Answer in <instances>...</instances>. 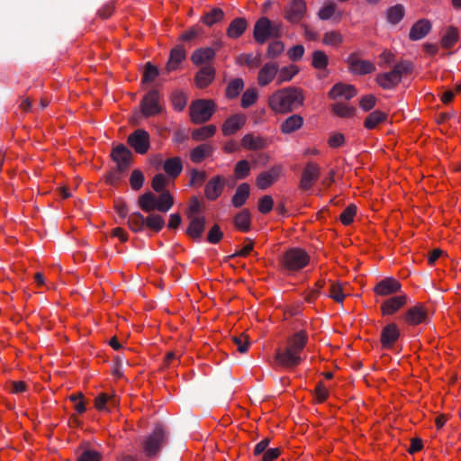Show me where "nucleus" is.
<instances>
[{"label": "nucleus", "mask_w": 461, "mask_h": 461, "mask_svg": "<svg viewBox=\"0 0 461 461\" xmlns=\"http://www.w3.org/2000/svg\"><path fill=\"white\" fill-rule=\"evenodd\" d=\"M272 24L269 19L260 18L254 27V39L258 43H264L272 35Z\"/></svg>", "instance_id": "20"}, {"label": "nucleus", "mask_w": 461, "mask_h": 461, "mask_svg": "<svg viewBox=\"0 0 461 461\" xmlns=\"http://www.w3.org/2000/svg\"><path fill=\"white\" fill-rule=\"evenodd\" d=\"M271 144V140L261 136L259 134L248 133L245 134L240 141L243 149L248 150H259L268 148Z\"/></svg>", "instance_id": "11"}, {"label": "nucleus", "mask_w": 461, "mask_h": 461, "mask_svg": "<svg viewBox=\"0 0 461 461\" xmlns=\"http://www.w3.org/2000/svg\"><path fill=\"white\" fill-rule=\"evenodd\" d=\"M348 68L354 74L366 75L375 70V66L372 61L361 59L356 54H351L348 58Z\"/></svg>", "instance_id": "12"}, {"label": "nucleus", "mask_w": 461, "mask_h": 461, "mask_svg": "<svg viewBox=\"0 0 461 461\" xmlns=\"http://www.w3.org/2000/svg\"><path fill=\"white\" fill-rule=\"evenodd\" d=\"M185 59V50L183 46L177 45L170 51L169 59L167 63V70L174 71L179 68V65Z\"/></svg>", "instance_id": "26"}, {"label": "nucleus", "mask_w": 461, "mask_h": 461, "mask_svg": "<svg viewBox=\"0 0 461 461\" xmlns=\"http://www.w3.org/2000/svg\"><path fill=\"white\" fill-rule=\"evenodd\" d=\"M215 112V104L212 100L199 99L190 105V117L194 123H203L211 119Z\"/></svg>", "instance_id": "6"}, {"label": "nucleus", "mask_w": 461, "mask_h": 461, "mask_svg": "<svg viewBox=\"0 0 461 461\" xmlns=\"http://www.w3.org/2000/svg\"><path fill=\"white\" fill-rule=\"evenodd\" d=\"M214 76L215 69L212 67L202 68L194 77L196 86L199 88L207 87L212 82Z\"/></svg>", "instance_id": "27"}, {"label": "nucleus", "mask_w": 461, "mask_h": 461, "mask_svg": "<svg viewBox=\"0 0 461 461\" xmlns=\"http://www.w3.org/2000/svg\"><path fill=\"white\" fill-rule=\"evenodd\" d=\"M223 17V11L221 8L215 7L210 12L205 13L201 18V21L208 26H212L214 23L221 22Z\"/></svg>", "instance_id": "41"}, {"label": "nucleus", "mask_w": 461, "mask_h": 461, "mask_svg": "<svg viewBox=\"0 0 461 461\" xmlns=\"http://www.w3.org/2000/svg\"><path fill=\"white\" fill-rule=\"evenodd\" d=\"M278 65L275 62H267L259 69L258 84L260 86L269 85L278 75Z\"/></svg>", "instance_id": "17"}, {"label": "nucleus", "mask_w": 461, "mask_h": 461, "mask_svg": "<svg viewBox=\"0 0 461 461\" xmlns=\"http://www.w3.org/2000/svg\"><path fill=\"white\" fill-rule=\"evenodd\" d=\"M128 226L134 232L140 231L145 226V218L140 212H133L128 218Z\"/></svg>", "instance_id": "45"}, {"label": "nucleus", "mask_w": 461, "mask_h": 461, "mask_svg": "<svg viewBox=\"0 0 461 461\" xmlns=\"http://www.w3.org/2000/svg\"><path fill=\"white\" fill-rule=\"evenodd\" d=\"M118 399L113 393H101L95 399V407L98 411L108 410L110 407H115Z\"/></svg>", "instance_id": "28"}, {"label": "nucleus", "mask_w": 461, "mask_h": 461, "mask_svg": "<svg viewBox=\"0 0 461 461\" xmlns=\"http://www.w3.org/2000/svg\"><path fill=\"white\" fill-rule=\"evenodd\" d=\"M167 443V433L162 425H156L153 431L141 440V449L146 456L153 457Z\"/></svg>", "instance_id": "5"}, {"label": "nucleus", "mask_w": 461, "mask_h": 461, "mask_svg": "<svg viewBox=\"0 0 461 461\" xmlns=\"http://www.w3.org/2000/svg\"><path fill=\"white\" fill-rule=\"evenodd\" d=\"M304 95L301 89L285 87L268 96L267 105L276 114H285L303 105Z\"/></svg>", "instance_id": "2"}, {"label": "nucleus", "mask_w": 461, "mask_h": 461, "mask_svg": "<svg viewBox=\"0 0 461 461\" xmlns=\"http://www.w3.org/2000/svg\"><path fill=\"white\" fill-rule=\"evenodd\" d=\"M223 186V178L220 176H213L205 185L206 198L211 201L216 200L221 194Z\"/></svg>", "instance_id": "22"}, {"label": "nucleus", "mask_w": 461, "mask_h": 461, "mask_svg": "<svg viewBox=\"0 0 461 461\" xmlns=\"http://www.w3.org/2000/svg\"><path fill=\"white\" fill-rule=\"evenodd\" d=\"M144 182V175L140 170H133L130 177V185L133 190H140Z\"/></svg>", "instance_id": "57"}, {"label": "nucleus", "mask_w": 461, "mask_h": 461, "mask_svg": "<svg viewBox=\"0 0 461 461\" xmlns=\"http://www.w3.org/2000/svg\"><path fill=\"white\" fill-rule=\"evenodd\" d=\"M247 29V22L244 18H236L229 25L227 35L230 38L237 39L240 37Z\"/></svg>", "instance_id": "34"}, {"label": "nucleus", "mask_w": 461, "mask_h": 461, "mask_svg": "<svg viewBox=\"0 0 461 461\" xmlns=\"http://www.w3.org/2000/svg\"><path fill=\"white\" fill-rule=\"evenodd\" d=\"M321 174L320 167L314 162L305 165L300 179V188L303 190L311 189L318 180Z\"/></svg>", "instance_id": "10"}, {"label": "nucleus", "mask_w": 461, "mask_h": 461, "mask_svg": "<svg viewBox=\"0 0 461 461\" xmlns=\"http://www.w3.org/2000/svg\"><path fill=\"white\" fill-rule=\"evenodd\" d=\"M102 454L93 449L84 450L77 457V461H101Z\"/></svg>", "instance_id": "59"}, {"label": "nucleus", "mask_w": 461, "mask_h": 461, "mask_svg": "<svg viewBox=\"0 0 461 461\" xmlns=\"http://www.w3.org/2000/svg\"><path fill=\"white\" fill-rule=\"evenodd\" d=\"M273 205V198L270 195H264L258 200V208L261 213L267 214L272 211Z\"/></svg>", "instance_id": "58"}, {"label": "nucleus", "mask_w": 461, "mask_h": 461, "mask_svg": "<svg viewBox=\"0 0 461 461\" xmlns=\"http://www.w3.org/2000/svg\"><path fill=\"white\" fill-rule=\"evenodd\" d=\"M357 95V90L352 85H346L342 83L336 84L329 93L330 98L336 99L344 97L349 100Z\"/></svg>", "instance_id": "24"}, {"label": "nucleus", "mask_w": 461, "mask_h": 461, "mask_svg": "<svg viewBox=\"0 0 461 461\" xmlns=\"http://www.w3.org/2000/svg\"><path fill=\"white\" fill-rule=\"evenodd\" d=\"M215 132L216 126L209 124L194 130L192 132V138L196 141H202L212 137Z\"/></svg>", "instance_id": "39"}, {"label": "nucleus", "mask_w": 461, "mask_h": 461, "mask_svg": "<svg viewBox=\"0 0 461 461\" xmlns=\"http://www.w3.org/2000/svg\"><path fill=\"white\" fill-rule=\"evenodd\" d=\"M138 203L140 208L146 212L157 210V196L152 193H146L139 197Z\"/></svg>", "instance_id": "37"}, {"label": "nucleus", "mask_w": 461, "mask_h": 461, "mask_svg": "<svg viewBox=\"0 0 461 461\" xmlns=\"http://www.w3.org/2000/svg\"><path fill=\"white\" fill-rule=\"evenodd\" d=\"M128 144L138 154H146L150 148V137L147 131L138 129L128 136Z\"/></svg>", "instance_id": "8"}, {"label": "nucleus", "mask_w": 461, "mask_h": 461, "mask_svg": "<svg viewBox=\"0 0 461 461\" xmlns=\"http://www.w3.org/2000/svg\"><path fill=\"white\" fill-rule=\"evenodd\" d=\"M215 57V51L212 48H201L194 51L191 60L194 65H202L212 60Z\"/></svg>", "instance_id": "30"}, {"label": "nucleus", "mask_w": 461, "mask_h": 461, "mask_svg": "<svg viewBox=\"0 0 461 461\" xmlns=\"http://www.w3.org/2000/svg\"><path fill=\"white\" fill-rule=\"evenodd\" d=\"M357 208L355 204H349L347 206L339 216L341 223L345 226L351 224L357 214Z\"/></svg>", "instance_id": "48"}, {"label": "nucleus", "mask_w": 461, "mask_h": 461, "mask_svg": "<svg viewBox=\"0 0 461 461\" xmlns=\"http://www.w3.org/2000/svg\"><path fill=\"white\" fill-rule=\"evenodd\" d=\"M401 283L393 277H386L378 282L374 287V292L379 296H388L401 290Z\"/></svg>", "instance_id": "15"}, {"label": "nucleus", "mask_w": 461, "mask_h": 461, "mask_svg": "<svg viewBox=\"0 0 461 461\" xmlns=\"http://www.w3.org/2000/svg\"><path fill=\"white\" fill-rule=\"evenodd\" d=\"M400 338V330L395 323L384 326L381 332L380 342L384 349H391Z\"/></svg>", "instance_id": "13"}, {"label": "nucleus", "mask_w": 461, "mask_h": 461, "mask_svg": "<svg viewBox=\"0 0 461 461\" xmlns=\"http://www.w3.org/2000/svg\"><path fill=\"white\" fill-rule=\"evenodd\" d=\"M234 344L237 346V349L240 353H246L249 349V341L246 335L240 334V336L233 337Z\"/></svg>", "instance_id": "62"}, {"label": "nucleus", "mask_w": 461, "mask_h": 461, "mask_svg": "<svg viewBox=\"0 0 461 461\" xmlns=\"http://www.w3.org/2000/svg\"><path fill=\"white\" fill-rule=\"evenodd\" d=\"M430 29V22L426 19H420L411 28L409 37L411 41H419L424 38L429 32Z\"/></svg>", "instance_id": "23"}, {"label": "nucleus", "mask_w": 461, "mask_h": 461, "mask_svg": "<svg viewBox=\"0 0 461 461\" xmlns=\"http://www.w3.org/2000/svg\"><path fill=\"white\" fill-rule=\"evenodd\" d=\"M308 341L305 330H299L288 338L286 347L276 353V363L285 368H294L303 361V352Z\"/></svg>", "instance_id": "1"}, {"label": "nucleus", "mask_w": 461, "mask_h": 461, "mask_svg": "<svg viewBox=\"0 0 461 461\" xmlns=\"http://www.w3.org/2000/svg\"><path fill=\"white\" fill-rule=\"evenodd\" d=\"M213 151L212 145L205 143L195 147L190 154V158L194 163L202 162L206 157L210 156Z\"/></svg>", "instance_id": "35"}, {"label": "nucleus", "mask_w": 461, "mask_h": 461, "mask_svg": "<svg viewBox=\"0 0 461 461\" xmlns=\"http://www.w3.org/2000/svg\"><path fill=\"white\" fill-rule=\"evenodd\" d=\"M387 119V114L379 110H375L368 114L365 119L364 126L368 130L376 128L380 123H383Z\"/></svg>", "instance_id": "36"}, {"label": "nucleus", "mask_w": 461, "mask_h": 461, "mask_svg": "<svg viewBox=\"0 0 461 461\" xmlns=\"http://www.w3.org/2000/svg\"><path fill=\"white\" fill-rule=\"evenodd\" d=\"M243 88H244L243 80L241 78H235L228 84V86L226 87L225 95H226L227 98L234 99L240 94V92L242 91Z\"/></svg>", "instance_id": "42"}, {"label": "nucleus", "mask_w": 461, "mask_h": 461, "mask_svg": "<svg viewBox=\"0 0 461 461\" xmlns=\"http://www.w3.org/2000/svg\"><path fill=\"white\" fill-rule=\"evenodd\" d=\"M333 112L339 117L348 118L354 115V108L344 103H337L333 105Z\"/></svg>", "instance_id": "53"}, {"label": "nucleus", "mask_w": 461, "mask_h": 461, "mask_svg": "<svg viewBox=\"0 0 461 461\" xmlns=\"http://www.w3.org/2000/svg\"><path fill=\"white\" fill-rule=\"evenodd\" d=\"M407 303V297L404 294L393 296L383 303L381 311L383 315H393Z\"/></svg>", "instance_id": "21"}, {"label": "nucleus", "mask_w": 461, "mask_h": 461, "mask_svg": "<svg viewBox=\"0 0 461 461\" xmlns=\"http://www.w3.org/2000/svg\"><path fill=\"white\" fill-rule=\"evenodd\" d=\"M173 204V196L167 191L163 192L158 197H157V210L159 212H167Z\"/></svg>", "instance_id": "43"}, {"label": "nucleus", "mask_w": 461, "mask_h": 461, "mask_svg": "<svg viewBox=\"0 0 461 461\" xmlns=\"http://www.w3.org/2000/svg\"><path fill=\"white\" fill-rule=\"evenodd\" d=\"M428 318V312L426 308L421 305H415L411 307L405 313L404 321L411 326H416L424 323Z\"/></svg>", "instance_id": "19"}, {"label": "nucleus", "mask_w": 461, "mask_h": 461, "mask_svg": "<svg viewBox=\"0 0 461 461\" xmlns=\"http://www.w3.org/2000/svg\"><path fill=\"white\" fill-rule=\"evenodd\" d=\"M330 297L337 303H342L346 297L340 283H331L330 286Z\"/></svg>", "instance_id": "50"}, {"label": "nucleus", "mask_w": 461, "mask_h": 461, "mask_svg": "<svg viewBox=\"0 0 461 461\" xmlns=\"http://www.w3.org/2000/svg\"><path fill=\"white\" fill-rule=\"evenodd\" d=\"M404 14V7L398 4L387 9L386 18L390 23L397 24L402 20Z\"/></svg>", "instance_id": "40"}, {"label": "nucleus", "mask_w": 461, "mask_h": 461, "mask_svg": "<svg viewBox=\"0 0 461 461\" xmlns=\"http://www.w3.org/2000/svg\"><path fill=\"white\" fill-rule=\"evenodd\" d=\"M249 196V184L243 183L237 187V190L232 196L231 203L234 207H241Z\"/></svg>", "instance_id": "33"}, {"label": "nucleus", "mask_w": 461, "mask_h": 461, "mask_svg": "<svg viewBox=\"0 0 461 461\" xmlns=\"http://www.w3.org/2000/svg\"><path fill=\"white\" fill-rule=\"evenodd\" d=\"M285 50L284 44L281 41H276L271 42L267 48V57L276 58L279 56Z\"/></svg>", "instance_id": "64"}, {"label": "nucleus", "mask_w": 461, "mask_h": 461, "mask_svg": "<svg viewBox=\"0 0 461 461\" xmlns=\"http://www.w3.org/2000/svg\"><path fill=\"white\" fill-rule=\"evenodd\" d=\"M306 13L304 0H292L285 11V18L291 23H299Z\"/></svg>", "instance_id": "18"}, {"label": "nucleus", "mask_w": 461, "mask_h": 461, "mask_svg": "<svg viewBox=\"0 0 461 461\" xmlns=\"http://www.w3.org/2000/svg\"><path fill=\"white\" fill-rule=\"evenodd\" d=\"M163 169L167 177L176 179L182 172L183 164L179 157L169 158L165 160Z\"/></svg>", "instance_id": "25"}, {"label": "nucleus", "mask_w": 461, "mask_h": 461, "mask_svg": "<svg viewBox=\"0 0 461 461\" xmlns=\"http://www.w3.org/2000/svg\"><path fill=\"white\" fill-rule=\"evenodd\" d=\"M343 41V37L340 32L336 31L328 32L324 34L322 42L325 45L338 46Z\"/></svg>", "instance_id": "52"}, {"label": "nucleus", "mask_w": 461, "mask_h": 461, "mask_svg": "<svg viewBox=\"0 0 461 461\" xmlns=\"http://www.w3.org/2000/svg\"><path fill=\"white\" fill-rule=\"evenodd\" d=\"M459 33L456 28L450 26L446 30L441 39V46L444 49H450L458 41Z\"/></svg>", "instance_id": "38"}, {"label": "nucleus", "mask_w": 461, "mask_h": 461, "mask_svg": "<svg viewBox=\"0 0 461 461\" xmlns=\"http://www.w3.org/2000/svg\"><path fill=\"white\" fill-rule=\"evenodd\" d=\"M247 122V118L243 113H236L225 120L221 126V131L224 136L235 134L240 131Z\"/></svg>", "instance_id": "16"}, {"label": "nucleus", "mask_w": 461, "mask_h": 461, "mask_svg": "<svg viewBox=\"0 0 461 461\" xmlns=\"http://www.w3.org/2000/svg\"><path fill=\"white\" fill-rule=\"evenodd\" d=\"M171 103L175 110L183 111L187 103L186 95L180 91H176L171 95Z\"/></svg>", "instance_id": "49"}, {"label": "nucleus", "mask_w": 461, "mask_h": 461, "mask_svg": "<svg viewBox=\"0 0 461 461\" xmlns=\"http://www.w3.org/2000/svg\"><path fill=\"white\" fill-rule=\"evenodd\" d=\"M112 158L117 164L118 171L123 172L129 167L132 154L124 145H119L113 149Z\"/></svg>", "instance_id": "14"}, {"label": "nucleus", "mask_w": 461, "mask_h": 461, "mask_svg": "<svg viewBox=\"0 0 461 461\" xmlns=\"http://www.w3.org/2000/svg\"><path fill=\"white\" fill-rule=\"evenodd\" d=\"M324 286V281L319 280L315 283L314 287L305 292L304 299L307 303H313L320 295L321 290Z\"/></svg>", "instance_id": "54"}, {"label": "nucleus", "mask_w": 461, "mask_h": 461, "mask_svg": "<svg viewBox=\"0 0 461 461\" xmlns=\"http://www.w3.org/2000/svg\"><path fill=\"white\" fill-rule=\"evenodd\" d=\"M411 69L409 61H399L394 64L392 70L377 74L376 82L384 89H392L402 81L403 76L410 74Z\"/></svg>", "instance_id": "4"}, {"label": "nucleus", "mask_w": 461, "mask_h": 461, "mask_svg": "<svg viewBox=\"0 0 461 461\" xmlns=\"http://www.w3.org/2000/svg\"><path fill=\"white\" fill-rule=\"evenodd\" d=\"M250 172V165L249 161L243 159L239 161L234 168V175L237 179L246 178Z\"/></svg>", "instance_id": "51"}, {"label": "nucleus", "mask_w": 461, "mask_h": 461, "mask_svg": "<svg viewBox=\"0 0 461 461\" xmlns=\"http://www.w3.org/2000/svg\"><path fill=\"white\" fill-rule=\"evenodd\" d=\"M310 261L311 257L306 250L301 248H292L283 253L280 266L285 272L295 273L306 267Z\"/></svg>", "instance_id": "3"}, {"label": "nucleus", "mask_w": 461, "mask_h": 461, "mask_svg": "<svg viewBox=\"0 0 461 461\" xmlns=\"http://www.w3.org/2000/svg\"><path fill=\"white\" fill-rule=\"evenodd\" d=\"M164 108L162 96L158 90L149 91L140 102V111L145 117H151L162 113Z\"/></svg>", "instance_id": "7"}, {"label": "nucleus", "mask_w": 461, "mask_h": 461, "mask_svg": "<svg viewBox=\"0 0 461 461\" xmlns=\"http://www.w3.org/2000/svg\"><path fill=\"white\" fill-rule=\"evenodd\" d=\"M190 220V224L187 228V234L193 239H198L202 236L204 230L205 219L203 216L194 217Z\"/></svg>", "instance_id": "31"}, {"label": "nucleus", "mask_w": 461, "mask_h": 461, "mask_svg": "<svg viewBox=\"0 0 461 461\" xmlns=\"http://www.w3.org/2000/svg\"><path fill=\"white\" fill-rule=\"evenodd\" d=\"M258 98V90L255 87L248 88L242 95L240 105L243 108H249L257 102Z\"/></svg>", "instance_id": "47"}, {"label": "nucleus", "mask_w": 461, "mask_h": 461, "mask_svg": "<svg viewBox=\"0 0 461 461\" xmlns=\"http://www.w3.org/2000/svg\"><path fill=\"white\" fill-rule=\"evenodd\" d=\"M251 216L249 210L244 209L234 217L235 228L241 232H248L250 230Z\"/></svg>", "instance_id": "32"}, {"label": "nucleus", "mask_w": 461, "mask_h": 461, "mask_svg": "<svg viewBox=\"0 0 461 461\" xmlns=\"http://www.w3.org/2000/svg\"><path fill=\"white\" fill-rule=\"evenodd\" d=\"M330 395L329 389L323 384V383L320 382L317 384L314 389V396L317 402H325Z\"/></svg>", "instance_id": "60"}, {"label": "nucleus", "mask_w": 461, "mask_h": 461, "mask_svg": "<svg viewBox=\"0 0 461 461\" xmlns=\"http://www.w3.org/2000/svg\"><path fill=\"white\" fill-rule=\"evenodd\" d=\"M167 176L161 173L155 175V176L152 179V183H151L152 188L156 192H162L164 190V188L167 186Z\"/></svg>", "instance_id": "63"}, {"label": "nucleus", "mask_w": 461, "mask_h": 461, "mask_svg": "<svg viewBox=\"0 0 461 461\" xmlns=\"http://www.w3.org/2000/svg\"><path fill=\"white\" fill-rule=\"evenodd\" d=\"M299 68L295 65H289L283 68H278L277 81L278 83L290 81L297 73Z\"/></svg>", "instance_id": "44"}, {"label": "nucleus", "mask_w": 461, "mask_h": 461, "mask_svg": "<svg viewBox=\"0 0 461 461\" xmlns=\"http://www.w3.org/2000/svg\"><path fill=\"white\" fill-rule=\"evenodd\" d=\"M158 76V69L157 67L151 65L149 62H148L145 66L143 77H142V82L148 83V82H153L157 77Z\"/></svg>", "instance_id": "56"}, {"label": "nucleus", "mask_w": 461, "mask_h": 461, "mask_svg": "<svg viewBox=\"0 0 461 461\" xmlns=\"http://www.w3.org/2000/svg\"><path fill=\"white\" fill-rule=\"evenodd\" d=\"M336 11V5L332 2L325 4L319 11L318 15L321 20L330 19Z\"/></svg>", "instance_id": "61"}, {"label": "nucleus", "mask_w": 461, "mask_h": 461, "mask_svg": "<svg viewBox=\"0 0 461 461\" xmlns=\"http://www.w3.org/2000/svg\"><path fill=\"white\" fill-rule=\"evenodd\" d=\"M303 118L299 114L287 117L281 124L280 130L285 134H290L302 128Z\"/></svg>", "instance_id": "29"}, {"label": "nucleus", "mask_w": 461, "mask_h": 461, "mask_svg": "<svg viewBox=\"0 0 461 461\" xmlns=\"http://www.w3.org/2000/svg\"><path fill=\"white\" fill-rule=\"evenodd\" d=\"M328 65V56L321 50H316L312 54V66L315 68H325Z\"/></svg>", "instance_id": "55"}, {"label": "nucleus", "mask_w": 461, "mask_h": 461, "mask_svg": "<svg viewBox=\"0 0 461 461\" xmlns=\"http://www.w3.org/2000/svg\"><path fill=\"white\" fill-rule=\"evenodd\" d=\"M165 225V220L162 216L158 214H149L145 219V226H147L149 229L158 232L163 229Z\"/></svg>", "instance_id": "46"}, {"label": "nucleus", "mask_w": 461, "mask_h": 461, "mask_svg": "<svg viewBox=\"0 0 461 461\" xmlns=\"http://www.w3.org/2000/svg\"><path fill=\"white\" fill-rule=\"evenodd\" d=\"M282 172L281 165H275L268 170L261 172L256 179L257 186L261 190L267 189L280 178Z\"/></svg>", "instance_id": "9"}]
</instances>
